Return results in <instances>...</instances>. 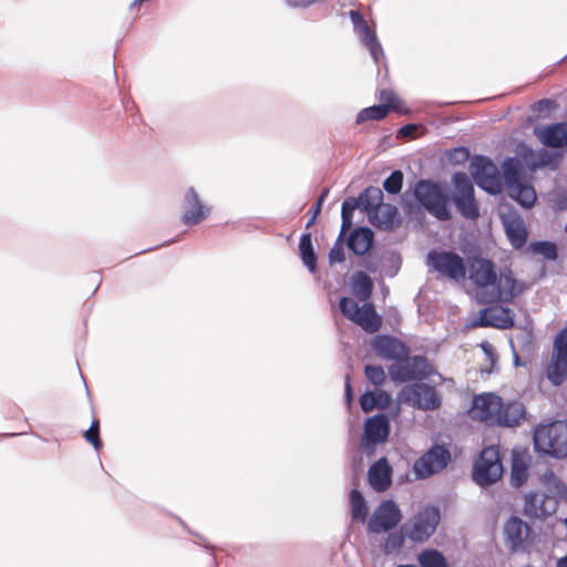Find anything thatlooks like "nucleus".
Masks as SVG:
<instances>
[{"mask_svg":"<svg viewBox=\"0 0 567 567\" xmlns=\"http://www.w3.org/2000/svg\"><path fill=\"white\" fill-rule=\"evenodd\" d=\"M389 375L395 383L422 381L433 373V368L424 355H406L389 367Z\"/></svg>","mask_w":567,"mask_h":567,"instance_id":"4","label":"nucleus"},{"mask_svg":"<svg viewBox=\"0 0 567 567\" xmlns=\"http://www.w3.org/2000/svg\"><path fill=\"white\" fill-rule=\"evenodd\" d=\"M506 237L515 249L523 248L527 241V228L518 215L503 219Z\"/></svg>","mask_w":567,"mask_h":567,"instance_id":"22","label":"nucleus"},{"mask_svg":"<svg viewBox=\"0 0 567 567\" xmlns=\"http://www.w3.org/2000/svg\"><path fill=\"white\" fill-rule=\"evenodd\" d=\"M470 172L475 184L489 195L503 190L502 173L491 158L475 155L470 163Z\"/></svg>","mask_w":567,"mask_h":567,"instance_id":"5","label":"nucleus"},{"mask_svg":"<svg viewBox=\"0 0 567 567\" xmlns=\"http://www.w3.org/2000/svg\"><path fill=\"white\" fill-rule=\"evenodd\" d=\"M352 321L369 333L379 331L382 324L381 317L377 313L374 306L369 302L359 308Z\"/></svg>","mask_w":567,"mask_h":567,"instance_id":"25","label":"nucleus"},{"mask_svg":"<svg viewBox=\"0 0 567 567\" xmlns=\"http://www.w3.org/2000/svg\"><path fill=\"white\" fill-rule=\"evenodd\" d=\"M363 266L369 270V271H372V272H375L377 271V267L370 262H368L367 260H364V264Z\"/></svg>","mask_w":567,"mask_h":567,"instance_id":"62","label":"nucleus"},{"mask_svg":"<svg viewBox=\"0 0 567 567\" xmlns=\"http://www.w3.org/2000/svg\"><path fill=\"white\" fill-rule=\"evenodd\" d=\"M349 17L353 24V30L360 38L362 45L369 50L371 58L377 65L385 60L384 51L377 34L370 29L368 22L358 10H351Z\"/></svg>","mask_w":567,"mask_h":567,"instance_id":"12","label":"nucleus"},{"mask_svg":"<svg viewBox=\"0 0 567 567\" xmlns=\"http://www.w3.org/2000/svg\"><path fill=\"white\" fill-rule=\"evenodd\" d=\"M380 100L383 102L382 104L385 105H394V102L398 101L394 93L390 90H382L380 92Z\"/></svg>","mask_w":567,"mask_h":567,"instance_id":"52","label":"nucleus"},{"mask_svg":"<svg viewBox=\"0 0 567 567\" xmlns=\"http://www.w3.org/2000/svg\"><path fill=\"white\" fill-rule=\"evenodd\" d=\"M328 194H329V188H323L319 197H322V198H324V199H326V197L328 196Z\"/></svg>","mask_w":567,"mask_h":567,"instance_id":"64","label":"nucleus"},{"mask_svg":"<svg viewBox=\"0 0 567 567\" xmlns=\"http://www.w3.org/2000/svg\"><path fill=\"white\" fill-rule=\"evenodd\" d=\"M553 353L559 357H567V327L561 329L554 339V351Z\"/></svg>","mask_w":567,"mask_h":567,"instance_id":"47","label":"nucleus"},{"mask_svg":"<svg viewBox=\"0 0 567 567\" xmlns=\"http://www.w3.org/2000/svg\"><path fill=\"white\" fill-rule=\"evenodd\" d=\"M416 125L415 124H406L404 126H402L399 131V135L400 136H411L414 134V132L416 131Z\"/></svg>","mask_w":567,"mask_h":567,"instance_id":"54","label":"nucleus"},{"mask_svg":"<svg viewBox=\"0 0 567 567\" xmlns=\"http://www.w3.org/2000/svg\"><path fill=\"white\" fill-rule=\"evenodd\" d=\"M413 195L420 206L439 220H449L451 213L447 209L450 196L442 187L430 179H420L416 182Z\"/></svg>","mask_w":567,"mask_h":567,"instance_id":"2","label":"nucleus"},{"mask_svg":"<svg viewBox=\"0 0 567 567\" xmlns=\"http://www.w3.org/2000/svg\"><path fill=\"white\" fill-rule=\"evenodd\" d=\"M501 408L502 398L495 393L486 392L473 398L467 413L472 420L493 426L499 423Z\"/></svg>","mask_w":567,"mask_h":567,"instance_id":"8","label":"nucleus"},{"mask_svg":"<svg viewBox=\"0 0 567 567\" xmlns=\"http://www.w3.org/2000/svg\"><path fill=\"white\" fill-rule=\"evenodd\" d=\"M557 567H567V555L557 560Z\"/></svg>","mask_w":567,"mask_h":567,"instance_id":"61","label":"nucleus"},{"mask_svg":"<svg viewBox=\"0 0 567 567\" xmlns=\"http://www.w3.org/2000/svg\"><path fill=\"white\" fill-rule=\"evenodd\" d=\"M555 155L551 152H548L545 148H542L537 153L536 161L532 163L530 167L536 169L538 167H545L549 165H554Z\"/></svg>","mask_w":567,"mask_h":567,"instance_id":"48","label":"nucleus"},{"mask_svg":"<svg viewBox=\"0 0 567 567\" xmlns=\"http://www.w3.org/2000/svg\"><path fill=\"white\" fill-rule=\"evenodd\" d=\"M321 207H322V205H319V204L316 202V204H315V206H313V214L318 216V215H319V213H320V210H321Z\"/></svg>","mask_w":567,"mask_h":567,"instance_id":"63","label":"nucleus"},{"mask_svg":"<svg viewBox=\"0 0 567 567\" xmlns=\"http://www.w3.org/2000/svg\"><path fill=\"white\" fill-rule=\"evenodd\" d=\"M527 466L524 464L519 465L516 462H514L511 474L512 485L515 487H519L527 481Z\"/></svg>","mask_w":567,"mask_h":567,"instance_id":"44","label":"nucleus"},{"mask_svg":"<svg viewBox=\"0 0 567 567\" xmlns=\"http://www.w3.org/2000/svg\"><path fill=\"white\" fill-rule=\"evenodd\" d=\"M389 432L390 422L385 414L379 413L367 419L363 432L364 450H372L375 445L385 442Z\"/></svg>","mask_w":567,"mask_h":567,"instance_id":"16","label":"nucleus"},{"mask_svg":"<svg viewBox=\"0 0 567 567\" xmlns=\"http://www.w3.org/2000/svg\"><path fill=\"white\" fill-rule=\"evenodd\" d=\"M460 215L466 219L476 220L480 217V205L475 198V193L461 196L450 197Z\"/></svg>","mask_w":567,"mask_h":567,"instance_id":"29","label":"nucleus"},{"mask_svg":"<svg viewBox=\"0 0 567 567\" xmlns=\"http://www.w3.org/2000/svg\"><path fill=\"white\" fill-rule=\"evenodd\" d=\"M481 348H482V350L486 353V355H488V357H491V358H493V357L495 355V353H494V349H493V347H492V344H491V343H488V342H483V343L481 344Z\"/></svg>","mask_w":567,"mask_h":567,"instance_id":"58","label":"nucleus"},{"mask_svg":"<svg viewBox=\"0 0 567 567\" xmlns=\"http://www.w3.org/2000/svg\"><path fill=\"white\" fill-rule=\"evenodd\" d=\"M359 207L355 198L349 197L343 200L341 206V229L340 237H346L347 233L352 227L354 209Z\"/></svg>","mask_w":567,"mask_h":567,"instance_id":"38","label":"nucleus"},{"mask_svg":"<svg viewBox=\"0 0 567 567\" xmlns=\"http://www.w3.org/2000/svg\"><path fill=\"white\" fill-rule=\"evenodd\" d=\"M317 215L312 214V216L308 219V221L306 223V228H310L317 220Z\"/></svg>","mask_w":567,"mask_h":567,"instance_id":"60","label":"nucleus"},{"mask_svg":"<svg viewBox=\"0 0 567 567\" xmlns=\"http://www.w3.org/2000/svg\"><path fill=\"white\" fill-rule=\"evenodd\" d=\"M535 105L538 111L551 110L555 106V102L550 99H542L538 100Z\"/></svg>","mask_w":567,"mask_h":567,"instance_id":"53","label":"nucleus"},{"mask_svg":"<svg viewBox=\"0 0 567 567\" xmlns=\"http://www.w3.org/2000/svg\"><path fill=\"white\" fill-rule=\"evenodd\" d=\"M532 528L520 518L512 516L504 525V535L508 548L513 551L522 548Z\"/></svg>","mask_w":567,"mask_h":567,"instance_id":"19","label":"nucleus"},{"mask_svg":"<svg viewBox=\"0 0 567 567\" xmlns=\"http://www.w3.org/2000/svg\"><path fill=\"white\" fill-rule=\"evenodd\" d=\"M451 460L449 449L433 445L413 464V472L419 480L427 478L446 467Z\"/></svg>","mask_w":567,"mask_h":567,"instance_id":"10","label":"nucleus"},{"mask_svg":"<svg viewBox=\"0 0 567 567\" xmlns=\"http://www.w3.org/2000/svg\"><path fill=\"white\" fill-rule=\"evenodd\" d=\"M440 519L439 507L426 506L414 516L411 526H405L406 536L415 543H423L435 533Z\"/></svg>","mask_w":567,"mask_h":567,"instance_id":"9","label":"nucleus"},{"mask_svg":"<svg viewBox=\"0 0 567 567\" xmlns=\"http://www.w3.org/2000/svg\"><path fill=\"white\" fill-rule=\"evenodd\" d=\"M503 474V465L498 446L491 445L482 450L474 462L472 476L480 486H488L497 482Z\"/></svg>","mask_w":567,"mask_h":567,"instance_id":"3","label":"nucleus"},{"mask_svg":"<svg viewBox=\"0 0 567 567\" xmlns=\"http://www.w3.org/2000/svg\"><path fill=\"white\" fill-rule=\"evenodd\" d=\"M351 291L362 301L370 299L373 291V282L370 276L362 271H355L351 277Z\"/></svg>","mask_w":567,"mask_h":567,"instance_id":"27","label":"nucleus"},{"mask_svg":"<svg viewBox=\"0 0 567 567\" xmlns=\"http://www.w3.org/2000/svg\"><path fill=\"white\" fill-rule=\"evenodd\" d=\"M403 186V173L399 169L393 171L383 182V189L391 195H396Z\"/></svg>","mask_w":567,"mask_h":567,"instance_id":"41","label":"nucleus"},{"mask_svg":"<svg viewBox=\"0 0 567 567\" xmlns=\"http://www.w3.org/2000/svg\"><path fill=\"white\" fill-rule=\"evenodd\" d=\"M351 517L355 522L364 523L368 517V505L361 492L353 488L349 495Z\"/></svg>","mask_w":567,"mask_h":567,"instance_id":"34","label":"nucleus"},{"mask_svg":"<svg viewBox=\"0 0 567 567\" xmlns=\"http://www.w3.org/2000/svg\"><path fill=\"white\" fill-rule=\"evenodd\" d=\"M399 398L403 403L423 411L436 410L442 403L437 390L433 385L423 382L403 386Z\"/></svg>","mask_w":567,"mask_h":567,"instance_id":"6","label":"nucleus"},{"mask_svg":"<svg viewBox=\"0 0 567 567\" xmlns=\"http://www.w3.org/2000/svg\"><path fill=\"white\" fill-rule=\"evenodd\" d=\"M417 560L421 567H449L444 555L436 549L422 550Z\"/></svg>","mask_w":567,"mask_h":567,"instance_id":"39","label":"nucleus"},{"mask_svg":"<svg viewBox=\"0 0 567 567\" xmlns=\"http://www.w3.org/2000/svg\"><path fill=\"white\" fill-rule=\"evenodd\" d=\"M468 279L476 286L478 291L493 289L497 281V271L495 265L483 257L474 256L468 259Z\"/></svg>","mask_w":567,"mask_h":567,"instance_id":"13","label":"nucleus"},{"mask_svg":"<svg viewBox=\"0 0 567 567\" xmlns=\"http://www.w3.org/2000/svg\"><path fill=\"white\" fill-rule=\"evenodd\" d=\"M299 251L303 265L313 274L317 270V254L313 249L311 234L303 233L299 240Z\"/></svg>","mask_w":567,"mask_h":567,"instance_id":"32","label":"nucleus"},{"mask_svg":"<svg viewBox=\"0 0 567 567\" xmlns=\"http://www.w3.org/2000/svg\"><path fill=\"white\" fill-rule=\"evenodd\" d=\"M197 537L200 539V545L203 547H205L207 549V551L212 556V563L214 565H216V556H215V553H214V546L209 545L208 543H206L205 538L200 535H197Z\"/></svg>","mask_w":567,"mask_h":567,"instance_id":"55","label":"nucleus"},{"mask_svg":"<svg viewBox=\"0 0 567 567\" xmlns=\"http://www.w3.org/2000/svg\"><path fill=\"white\" fill-rule=\"evenodd\" d=\"M406 532L403 533V527L399 530H390L384 538L383 543L380 544L381 551L385 555H391L399 551L405 540Z\"/></svg>","mask_w":567,"mask_h":567,"instance_id":"36","label":"nucleus"},{"mask_svg":"<svg viewBox=\"0 0 567 567\" xmlns=\"http://www.w3.org/2000/svg\"><path fill=\"white\" fill-rule=\"evenodd\" d=\"M374 233L367 226L354 228L347 237V247L357 256L365 255L372 247Z\"/></svg>","mask_w":567,"mask_h":567,"instance_id":"20","label":"nucleus"},{"mask_svg":"<svg viewBox=\"0 0 567 567\" xmlns=\"http://www.w3.org/2000/svg\"><path fill=\"white\" fill-rule=\"evenodd\" d=\"M84 437L93 445L95 451L102 449V441L100 440V421L97 419H93L91 426L84 433Z\"/></svg>","mask_w":567,"mask_h":567,"instance_id":"43","label":"nucleus"},{"mask_svg":"<svg viewBox=\"0 0 567 567\" xmlns=\"http://www.w3.org/2000/svg\"><path fill=\"white\" fill-rule=\"evenodd\" d=\"M373 349L375 352L388 360L404 359L410 354V348L395 337L388 334H378L373 339Z\"/></svg>","mask_w":567,"mask_h":567,"instance_id":"17","label":"nucleus"},{"mask_svg":"<svg viewBox=\"0 0 567 567\" xmlns=\"http://www.w3.org/2000/svg\"><path fill=\"white\" fill-rule=\"evenodd\" d=\"M343 239H344V237H340V235H339L334 245L330 249V251H329V262L330 264H336V262L341 264L344 261L346 256H344V249H343V245H342Z\"/></svg>","mask_w":567,"mask_h":567,"instance_id":"46","label":"nucleus"},{"mask_svg":"<svg viewBox=\"0 0 567 567\" xmlns=\"http://www.w3.org/2000/svg\"><path fill=\"white\" fill-rule=\"evenodd\" d=\"M339 308L343 316L352 320L359 310V305L349 297H341Z\"/></svg>","mask_w":567,"mask_h":567,"instance_id":"45","label":"nucleus"},{"mask_svg":"<svg viewBox=\"0 0 567 567\" xmlns=\"http://www.w3.org/2000/svg\"><path fill=\"white\" fill-rule=\"evenodd\" d=\"M524 514L533 518H540L548 513L544 506V495L537 491L529 492L524 499Z\"/></svg>","mask_w":567,"mask_h":567,"instance_id":"33","label":"nucleus"},{"mask_svg":"<svg viewBox=\"0 0 567 567\" xmlns=\"http://www.w3.org/2000/svg\"><path fill=\"white\" fill-rule=\"evenodd\" d=\"M453 193L451 197L467 196L475 193L473 182L464 172H456L452 176Z\"/></svg>","mask_w":567,"mask_h":567,"instance_id":"37","label":"nucleus"},{"mask_svg":"<svg viewBox=\"0 0 567 567\" xmlns=\"http://www.w3.org/2000/svg\"><path fill=\"white\" fill-rule=\"evenodd\" d=\"M515 286L516 280L511 275H497V281L493 286V289L478 291L477 300L480 303L484 305L494 303L501 300L509 301L519 295V291L515 290Z\"/></svg>","mask_w":567,"mask_h":567,"instance_id":"15","label":"nucleus"},{"mask_svg":"<svg viewBox=\"0 0 567 567\" xmlns=\"http://www.w3.org/2000/svg\"><path fill=\"white\" fill-rule=\"evenodd\" d=\"M131 116L133 124L137 125L142 121L141 115L138 114V109L131 110V113H126Z\"/></svg>","mask_w":567,"mask_h":567,"instance_id":"59","label":"nucleus"},{"mask_svg":"<svg viewBox=\"0 0 567 567\" xmlns=\"http://www.w3.org/2000/svg\"><path fill=\"white\" fill-rule=\"evenodd\" d=\"M468 150L463 146L453 148L447 155L450 163L454 165L463 164L468 159Z\"/></svg>","mask_w":567,"mask_h":567,"instance_id":"49","label":"nucleus"},{"mask_svg":"<svg viewBox=\"0 0 567 567\" xmlns=\"http://www.w3.org/2000/svg\"><path fill=\"white\" fill-rule=\"evenodd\" d=\"M508 196L524 208H530L536 202V192L532 185L522 182L507 189Z\"/></svg>","mask_w":567,"mask_h":567,"instance_id":"30","label":"nucleus"},{"mask_svg":"<svg viewBox=\"0 0 567 567\" xmlns=\"http://www.w3.org/2000/svg\"><path fill=\"white\" fill-rule=\"evenodd\" d=\"M426 264L437 274L451 279L462 280L466 277L464 259L452 250H430L426 255Z\"/></svg>","mask_w":567,"mask_h":567,"instance_id":"7","label":"nucleus"},{"mask_svg":"<svg viewBox=\"0 0 567 567\" xmlns=\"http://www.w3.org/2000/svg\"><path fill=\"white\" fill-rule=\"evenodd\" d=\"M122 104L126 113H131V110L136 109V104L130 96H123Z\"/></svg>","mask_w":567,"mask_h":567,"instance_id":"56","label":"nucleus"},{"mask_svg":"<svg viewBox=\"0 0 567 567\" xmlns=\"http://www.w3.org/2000/svg\"><path fill=\"white\" fill-rule=\"evenodd\" d=\"M395 109V105L377 104L365 107L357 115V124L364 123L367 121H380L384 118L390 110Z\"/></svg>","mask_w":567,"mask_h":567,"instance_id":"35","label":"nucleus"},{"mask_svg":"<svg viewBox=\"0 0 567 567\" xmlns=\"http://www.w3.org/2000/svg\"><path fill=\"white\" fill-rule=\"evenodd\" d=\"M344 390H346V399L348 401V403L350 404L351 403V400H352V388H351V383H350V377L347 375L346 378V385H344Z\"/></svg>","mask_w":567,"mask_h":567,"instance_id":"57","label":"nucleus"},{"mask_svg":"<svg viewBox=\"0 0 567 567\" xmlns=\"http://www.w3.org/2000/svg\"><path fill=\"white\" fill-rule=\"evenodd\" d=\"M528 248L534 252L542 255L547 260H556L558 257L557 246L553 241L538 240L529 244Z\"/></svg>","mask_w":567,"mask_h":567,"instance_id":"40","label":"nucleus"},{"mask_svg":"<svg viewBox=\"0 0 567 567\" xmlns=\"http://www.w3.org/2000/svg\"><path fill=\"white\" fill-rule=\"evenodd\" d=\"M502 183L506 185L507 189L524 182L523 166L518 158L508 157L503 162Z\"/></svg>","mask_w":567,"mask_h":567,"instance_id":"26","label":"nucleus"},{"mask_svg":"<svg viewBox=\"0 0 567 567\" xmlns=\"http://www.w3.org/2000/svg\"><path fill=\"white\" fill-rule=\"evenodd\" d=\"M181 221L192 227L205 220L212 212L210 206L205 205L194 187H188L182 200Z\"/></svg>","mask_w":567,"mask_h":567,"instance_id":"14","label":"nucleus"},{"mask_svg":"<svg viewBox=\"0 0 567 567\" xmlns=\"http://www.w3.org/2000/svg\"><path fill=\"white\" fill-rule=\"evenodd\" d=\"M391 475L392 470L385 457L374 462L368 471L369 483L377 492H384L390 487Z\"/></svg>","mask_w":567,"mask_h":567,"instance_id":"21","label":"nucleus"},{"mask_svg":"<svg viewBox=\"0 0 567 567\" xmlns=\"http://www.w3.org/2000/svg\"><path fill=\"white\" fill-rule=\"evenodd\" d=\"M398 208L391 204H382L378 210L370 214L371 221L379 228L392 230L400 225Z\"/></svg>","mask_w":567,"mask_h":567,"instance_id":"24","label":"nucleus"},{"mask_svg":"<svg viewBox=\"0 0 567 567\" xmlns=\"http://www.w3.org/2000/svg\"><path fill=\"white\" fill-rule=\"evenodd\" d=\"M373 396L375 400V408H379V409L386 408L391 401L390 394L385 391L373 392Z\"/></svg>","mask_w":567,"mask_h":567,"instance_id":"51","label":"nucleus"},{"mask_svg":"<svg viewBox=\"0 0 567 567\" xmlns=\"http://www.w3.org/2000/svg\"><path fill=\"white\" fill-rule=\"evenodd\" d=\"M402 515L394 501H383L368 520V532L380 534L392 530L401 520Z\"/></svg>","mask_w":567,"mask_h":567,"instance_id":"11","label":"nucleus"},{"mask_svg":"<svg viewBox=\"0 0 567 567\" xmlns=\"http://www.w3.org/2000/svg\"><path fill=\"white\" fill-rule=\"evenodd\" d=\"M383 193L379 187H367L357 198L359 208L367 212L369 215L378 210L379 206L383 203Z\"/></svg>","mask_w":567,"mask_h":567,"instance_id":"28","label":"nucleus"},{"mask_svg":"<svg viewBox=\"0 0 567 567\" xmlns=\"http://www.w3.org/2000/svg\"><path fill=\"white\" fill-rule=\"evenodd\" d=\"M526 410L522 402L502 400V408L499 411V423L497 426L513 427L525 419Z\"/></svg>","mask_w":567,"mask_h":567,"instance_id":"23","label":"nucleus"},{"mask_svg":"<svg viewBox=\"0 0 567 567\" xmlns=\"http://www.w3.org/2000/svg\"><path fill=\"white\" fill-rule=\"evenodd\" d=\"M534 449L553 457L567 456V421L557 420L538 425L533 435Z\"/></svg>","mask_w":567,"mask_h":567,"instance_id":"1","label":"nucleus"},{"mask_svg":"<svg viewBox=\"0 0 567 567\" xmlns=\"http://www.w3.org/2000/svg\"><path fill=\"white\" fill-rule=\"evenodd\" d=\"M359 403L361 406V410L365 413L370 412L372 409L375 408V400L373 396V392H365L363 393L360 399Z\"/></svg>","mask_w":567,"mask_h":567,"instance_id":"50","label":"nucleus"},{"mask_svg":"<svg viewBox=\"0 0 567 567\" xmlns=\"http://www.w3.org/2000/svg\"><path fill=\"white\" fill-rule=\"evenodd\" d=\"M367 379L374 385L380 386L385 382V372L381 365L368 364L364 368Z\"/></svg>","mask_w":567,"mask_h":567,"instance_id":"42","label":"nucleus"},{"mask_svg":"<svg viewBox=\"0 0 567 567\" xmlns=\"http://www.w3.org/2000/svg\"><path fill=\"white\" fill-rule=\"evenodd\" d=\"M514 313L509 308H485L480 311L475 321L478 327H493L497 329H511L514 326Z\"/></svg>","mask_w":567,"mask_h":567,"instance_id":"18","label":"nucleus"},{"mask_svg":"<svg viewBox=\"0 0 567 567\" xmlns=\"http://www.w3.org/2000/svg\"><path fill=\"white\" fill-rule=\"evenodd\" d=\"M567 378V357L553 353L551 362L547 368V379L553 385H560Z\"/></svg>","mask_w":567,"mask_h":567,"instance_id":"31","label":"nucleus"}]
</instances>
